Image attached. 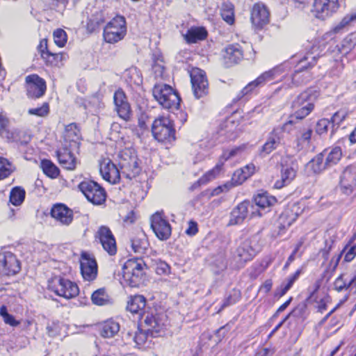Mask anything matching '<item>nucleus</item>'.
Segmentation results:
<instances>
[{
    "label": "nucleus",
    "mask_w": 356,
    "mask_h": 356,
    "mask_svg": "<svg viewBox=\"0 0 356 356\" xmlns=\"http://www.w3.org/2000/svg\"><path fill=\"white\" fill-rule=\"evenodd\" d=\"M145 264L141 259H128L122 268V280L131 287H138L145 280Z\"/></svg>",
    "instance_id": "obj_1"
},
{
    "label": "nucleus",
    "mask_w": 356,
    "mask_h": 356,
    "mask_svg": "<svg viewBox=\"0 0 356 356\" xmlns=\"http://www.w3.org/2000/svg\"><path fill=\"white\" fill-rule=\"evenodd\" d=\"M63 152H57V156H76L80 152V143L82 140L80 129L76 123H70L65 127L63 134Z\"/></svg>",
    "instance_id": "obj_2"
},
{
    "label": "nucleus",
    "mask_w": 356,
    "mask_h": 356,
    "mask_svg": "<svg viewBox=\"0 0 356 356\" xmlns=\"http://www.w3.org/2000/svg\"><path fill=\"white\" fill-rule=\"evenodd\" d=\"M154 99L163 108L168 109H178L181 99L173 88L166 84H157L153 88Z\"/></svg>",
    "instance_id": "obj_3"
},
{
    "label": "nucleus",
    "mask_w": 356,
    "mask_h": 356,
    "mask_svg": "<svg viewBox=\"0 0 356 356\" xmlns=\"http://www.w3.org/2000/svg\"><path fill=\"white\" fill-rule=\"evenodd\" d=\"M317 96L316 91L312 89L307 90L300 94L293 104V106L297 108L294 117L298 120L307 117L313 111Z\"/></svg>",
    "instance_id": "obj_4"
},
{
    "label": "nucleus",
    "mask_w": 356,
    "mask_h": 356,
    "mask_svg": "<svg viewBox=\"0 0 356 356\" xmlns=\"http://www.w3.org/2000/svg\"><path fill=\"white\" fill-rule=\"evenodd\" d=\"M49 289L56 295L66 299H71L78 296L79 287L70 280L55 277L49 282Z\"/></svg>",
    "instance_id": "obj_5"
},
{
    "label": "nucleus",
    "mask_w": 356,
    "mask_h": 356,
    "mask_svg": "<svg viewBox=\"0 0 356 356\" xmlns=\"http://www.w3.org/2000/svg\"><path fill=\"white\" fill-rule=\"evenodd\" d=\"M125 19L121 16L114 17L109 22L104 30V38L106 42L115 43L121 40L125 35Z\"/></svg>",
    "instance_id": "obj_6"
},
{
    "label": "nucleus",
    "mask_w": 356,
    "mask_h": 356,
    "mask_svg": "<svg viewBox=\"0 0 356 356\" xmlns=\"http://www.w3.org/2000/svg\"><path fill=\"white\" fill-rule=\"evenodd\" d=\"M79 188L93 204L99 205L106 200L105 190L97 182L92 180H85L79 185Z\"/></svg>",
    "instance_id": "obj_7"
},
{
    "label": "nucleus",
    "mask_w": 356,
    "mask_h": 356,
    "mask_svg": "<svg viewBox=\"0 0 356 356\" xmlns=\"http://www.w3.org/2000/svg\"><path fill=\"white\" fill-rule=\"evenodd\" d=\"M152 132L158 141H170L175 139V129L171 120L165 116L156 118L152 127Z\"/></svg>",
    "instance_id": "obj_8"
},
{
    "label": "nucleus",
    "mask_w": 356,
    "mask_h": 356,
    "mask_svg": "<svg viewBox=\"0 0 356 356\" xmlns=\"http://www.w3.org/2000/svg\"><path fill=\"white\" fill-rule=\"evenodd\" d=\"M257 251L252 248L249 241L243 242L236 250L231 261L232 268L240 269L246 262L250 261L256 254Z\"/></svg>",
    "instance_id": "obj_9"
},
{
    "label": "nucleus",
    "mask_w": 356,
    "mask_h": 356,
    "mask_svg": "<svg viewBox=\"0 0 356 356\" xmlns=\"http://www.w3.org/2000/svg\"><path fill=\"white\" fill-rule=\"evenodd\" d=\"M338 190L342 195L350 196L356 194V167L348 166L340 176Z\"/></svg>",
    "instance_id": "obj_10"
},
{
    "label": "nucleus",
    "mask_w": 356,
    "mask_h": 356,
    "mask_svg": "<svg viewBox=\"0 0 356 356\" xmlns=\"http://www.w3.org/2000/svg\"><path fill=\"white\" fill-rule=\"evenodd\" d=\"M143 319L145 332L152 337H156L165 327L166 316L164 314L147 312Z\"/></svg>",
    "instance_id": "obj_11"
},
{
    "label": "nucleus",
    "mask_w": 356,
    "mask_h": 356,
    "mask_svg": "<svg viewBox=\"0 0 356 356\" xmlns=\"http://www.w3.org/2000/svg\"><path fill=\"white\" fill-rule=\"evenodd\" d=\"M191 81L195 98L200 99L208 93V81L203 70L193 69L191 72Z\"/></svg>",
    "instance_id": "obj_12"
},
{
    "label": "nucleus",
    "mask_w": 356,
    "mask_h": 356,
    "mask_svg": "<svg viewBox=\"0 0 356 356\" xmlns=\"http://www.w3.org/2000/svg\"><path fill=\"white\" fill-rule=\"evenodd\" d=\"M151 227L161 240H167L171 235V226L160 212H156L152 216Z\"/></svg>",
    "instance_id": "obj_13"
},
{
    "label": "nucleus",
    "mask_w": 356,
    "mask_h": 356,
    "mask_svg": "<svg viewBox=\"0 0 356 356\" xmlns=\"http://www.w3.org/2000/svg\"><path fill=\"white\" fill-rule=\"evenodd\" d=\"M339 157H313L305 165V173L307 176L319 174L327 166L336 164L339 161Z\"/></svg>",
    "instance_id": "obj_14"
},
{
    "label": "nucleus",
    "mask_w": 356,
    "mask_h": 356,
    "mask_svg": "<svg viewBox=\"0 0 356 356\" xmlns=\"http://www.w3.org/2000/svg\"><path fill=\"white\" fill-rule=\"evenodd\" d=\"M99 172L102 178L111 184L120 181V170L109 157H104L99 161Z\"/></svg>",
    "instance_id": "obj_15"
},
{
    "label": "nucleus",
    "mask_w": 356,
    "mask_h": 356,
    "mask_svg": "<svg viewBox=\"0 0 356 356\" xmlns=\"http://www.w3.org/2000/svg\"><path fill=\"white\" fill-rule=\"evenodd\" d=\"M21 269L20 262L10 252H0V271L6 275H15Z\"/></svg>",
    "instance_id": "obj_16"
},
{
    "label": "nucleus",
    "mask_w": 356,
    "mask_h": 356,
    "mask_svg": "<svg viewBox=\"0 0 356 356\" xmlns=\"http://www.w3.org/2000/svg\"><path fill=\"white\" fill-rule=\"evenodd\" d=\"M27 95L37 99L43 96L47 86L45 81L37 74H31L26 78Z\"/></svg>",
    "instance_id": "obj_17"
},
{
    "label": "nucleus",
    "mask_w": 356,
    "mask_h": 356,
    "mask_svg": "<svg viewBox=\"0 0 356 356\" xmlns=\"http://www.w3.org/2000/svg\"><path fill=\"white\" fill-rule=\"evenodd\" d=\"M95 237L99 240L104 250L110 255H114L116 254L117 246L115 238L108 227H100Z\"/></svg>",
    "instance_id": "obj_18"
},
{
    "label": "nucleus",
    "mask_w": 356,
    "mask_h": 356,
    "mask_svg": "<svg viewBox=\"0 0 356 356\" xmlns=\"http://www.w3.org/2000/svg\"><path fill=\"white\" fill-rule=\"evenodd\" d=\"M281 74V70L280 67H275L270 70L264 72L254 81L249 83L241 91V97H243L255 88L262 86L268 81H270L277 77Z\"/></svg>",
    "instance_id": "obj_19"
},
{
    "label": "nucleus",
    "mask_w": 356,
    "mask_h": 356,
    "mask_svg": "<svg viewBox=\"0 0 356 356\" xmlns=\"http://www.w3.org/2000/svg\"><path fill=\"white\" fill-rule=\"evenodd\" d=\"M339 7V0H314V12L316 17L321 19L335 13Z\"/></svg>",
    "instance_id": "obj_20"
},
{
    "label": "nucleus",
    "mask_w": 356,
    "mask_h": 356,
    "mask_svg": "<svg viewBox=\"0 0 356 356\" xmlns=\"http://www.w3.org/2000/svg\"><path fill=\"white\" fill-rule=\"evenodd\" d=\"M295 123L293 120H289L282 127L275 128L270 133V136L266 143L263 145V152L268 154L275 149L280 143L283 131H286L289 125Z\"/></svg>",
    "instance_id": "obj_21"
},
{
    "label": "nucleus",
    "mask_w": 356,
    "mask_h": 356,
    "mask_svg": "<svg viewBox=\"0 0 356 356\" xmlns=\"http://www.w3.org/2000/svg\"><path fill=\"white\" fill-rule=\"evenodd\" d=\"M81 275L85 280H95L97 274V265L95 259L91 258L87 253H83L80 259Z\"/></svg>",
    "instance_id": "obj_22"
},
{
    "label": "nucleus",
    "mask_w": 356,
    "mask_h": 356,
    "mask_svg": "<svg viewBox=\"0 0 356 356\" xmlns=\"http://www.w3.org/2000/svg\"><path fill=\"white\" fill-rule=\"evenodd\" d=\"M119 165L122 170V174L129 179L138 176L141 168L138 163V157H121Z\"/></svg>",
    "instance_id": "obj_23"
},
{
    "label": "nucleus",
    "mask_w": 356,
    "mask_h": 356,
    "mask_svg": "<svg viewBox=\"0 0 356 356\" xmlns=\"http://www.w3.org/2000/svg\"><path fill=\"white\" fill-rule=\"evenodd\" d=\"M281 179L275 183L276 188H281L288 185L294 179L296 175L297 165L293 162L289 165L288 161L282 160L281 162Z\"/></svg>",
    "instance_id": "obj_24"
},
{
    "label": "nucleus",
    "mask_w": 356,
    "mask_h": 356,
    "mask_svg": "<svg viewBox=\"0 0 356 356\" xmlns=\"http://www.w3.org/2000/svg\"><path fill=\"white\" fill-rule=\"evenodd\" d=\"M146 298L142 295L131 296L127 301V309L133 314L138 315L140 321L143 320L146 312Z\"/></svg>",
    "instance_id": "obj_25"
},
{
    "label": "nucleus",
    "mask_w": 356,
    "mask_h": 356,
    "mask_svg": "<svg viewBox=\"0 0 356 356\" xmlns=\"http://www.w3.org/2000/svg\"><path fill=\"white\" fill-rule=\"evenodd\" d=\"M51 215L63 225H69L73 220L72 210L63 204L54 205L51 210Z\"/></svg>",
    "instance_id": "obj_26"
},
{
    "label": "nucleus",
    "mask_w": 356,
    "mask_h": 356,
    "mask_svg": "<svg viewBox=\"0 0 356 356\" xmlns=\"http://www.w3.org/2000/svg\"><path fill=\"white\" fill-rule=\"evenodd\" d=\"M252 23L257 27L261 28L269 21V13L263 3H255L251 12Z\"/></svg>",
    "instance_id": "obj_27"
},
{
    "label": "nucleus",
    "mask_w": 356,
    "mask_h": 356,
    "mask_svg": "<svg viewBox=\"0 0 356 356\" xmlns=\"http://www.w3.org/2000/svg\"><path fill=\"white\" fill-rule=\"evenodd\" d=\"M132 250L134 252L144 254L149 247V242L143 230H137L130 238Z\"/></svg>",
    "instance_id": "obj_28"
},
{
    "label": "nucleus",
    "mask_w": 356,
    "mask_h": 356,
    "mask_svg": "<svg viewBox=\"0 0 356 356\" xmlns=\"http://www.w3.org/2000/svg\"><path fill=\"white\" fill-rule=\"evenodd\" d=\"M250 202L243 201L238 204L231 212L229 225H238L243 222L248 213Z\"/></svg>",
    "instance_id": "obj_29"
},
{
    "label": "nucleus",
    "mask_w": 356,
    "mask_h": 356,
    "mask_svg": "<svg viewBox=\"0 0 356 356\" xmlns=\"http://www.w3.org/2000/svg\"><path fill=\"white\" fill-rule=\"evenodd\" d=\"M224 58L229 65L236 64L243 58L242 50L238 44H230L225 49Z\"/></svg>",
    "instance_id": "obj_30"
},
{
    "label": "nucleus",
    "mask_w": 356,
    "mask_h": 356,
    "mask_svg": "<svg viewBox=\"0 0 356 356\" xmlns=\"http://www.w3.org/2000/svg\"><path fill=\"white\" fill-rule=\"evenodd\" d=\"M8 142H19L27 143L31 140V135L26 130L22 129H13L6 131L3 136Z\"/></svg>",
    "instance_id": "obj_31"
},
{
    "label": "nucleus",
    "mask_w": 356,
    "mask_h": 356,
    "mask_svg": "<svg viewBox=\"0 0 356 356\" xmlns=\"http://www.w3.org/2000/svg\"><path fill=\"white\" fill-rule=\"evenodd\" d=\"M120 327V324L118 322L111 319L108 320L100 325L99 333L104 338H112L118 334Z\"/></svg>",
    "instance_id": "obj_32"
},
{
    "label": "nucleus",
    "mask_w": 356,
    "mask_h": 356,
    "mask_svg": "<svg viewBox=\"0 0 356 356\" xmlns=\"http://www.w3.org/2000/svg\"><path fill=\"white\" fill-rule=\"evenodd\" d=\"M207 36V31L203 27H191L185 35V39L188 43H196L204 40Z\"/></svg>",
    "instance_id": "obj_33"
},
{
    "label": "nucleus",
    "mask_w": 356,
    "mask_h": 356,
    "mask_svg": "<svg viewBox=\"0 0 356 356\" xmlns=\"http://www.w3.org/2000/svg\"><path fill=\"white\" fill-rule=\"evenodd\" d=\"M223 165L222 162H220L216 165V166L206 172L202 177H200L198 181L194 184L193 187H195L196 186H200L202 184H206L211 181V180L216 178L218 175L220 173L222 170V168Z\"/></svg>",
    "instance_id": "obj_34"
},
{
    "label": "nucleus",
    "mask_w": 356,
    "mask_h": 356,
    "mask_svg": "<svg viewBox=\"0 0 356 356\" xmlns=\"http://www.w3.org/2000/svg\"><path fill=\"white\" fill-rule=\"evenodd\" d=\"M298 207L293 205L291 209H286L280 216V224L283 227H289L296 220Z\"/></svg>",
    "instance_id": "obj_35"
},
{
    "label": "nucleus",
    "mask_w": 356,
    "mask_h": 356,
    "mask_svg": "<svg viewBox=\"0 0 356 356\" xmlns=\"http://www.w3.org/2000/svg\"><path fill=\"white\" fill-rule=\"evenodd\" d=\"M220 14L222 18L229 24L234 22V6L230 2H225L222 4Z\"/></svg>",
    "instance_id": "obj_36"
},
{
    "label": "nucleus",
    "mask_w": 356,
    "mask_h": 356,
    "mask_svg": "<svg viewBox=\"0 0 356 356\" xmlns=\"http://www.w3.org/2000/svg\"><path fill=\"white\" fill-rule=\"evenodd\" d=\"M276 198L268 195V193L257 194L254 197V202L259 207L265 209L273 205L276 202Z\"/></svg>",
    "instance_id": "obj_37"
},
{
    "label": "nucleus",
    "mask_w": 356,
    "mask_h": 356,
    "mask_svg": "<svg viewBox=\"0 0 356 356\" xmlns=\"http://www.w3.org/2000/svg\"><path fill=\"white\" fill-rule=\"evenodd\" d=\"M40 167L43 172L51 178H56L59 175V169L49 160L41 161Z\"/></svg>",
    "instance_id": "obj_38"
},
{
    "label": "nucleus",
    "mask_w": 356,
    "mask_h": 356,
    "mask_svg": "<svg viewBox=\"0 0 356 356\" xmlns=\"http://www.w3.org/2000/svg\"><path fill=\"white\" fill-rule=\"evenodd\" d=\"M25 191L19 186L13 188L10 193V202L15 206L20 205L25 198Z\"/></svg>",
    "instance_id": "obj_39"
},
{
    "label": "nucleus",
    "mask_w": 356,
    "mask_h": 356,
    "mask_svg": "<svg viewBox=\"0 0 356 356\" xmlns=\"http://www.w3.org/2000/svg\"><path fill=\"white\" fill-rule=\"evenodd\" d=\"M91 300L95 305H104L109 302V297L104 289H99L93 292Z\"/></svg>",
    "instance_id": "obj_40"
},
{
    "label": "nucleus",
    "mask_w": 356,
    "mask_h": 356,
    "mask_svg": "<svg viewBox=\"0 0 356 356\" xmlns=\"http://www.w3.org/2000/svg\"><path fill=\"white\" fill-rule=\"evenodd\" d=\"M15 168L6 157H0V180L8 177Z\"/></svg>",
    "instance_id": "obj_41"
},
{
    "label": "nucleus",
    "mask_w": 356,
    "mask_h": 356,
    "mask_svg": "<svg viewBox=\"0 0 356 356\" xmlns=\"http://www.w3.org/2000/svg\"><path fill=\"white\" fill-rule=\"evenodd\" d=\"M318 288L319 284L316 282L314 289L310 292V295L307 298V301L308 303L318 302V310L320 312H323L326 309V303L323 299H321L320 301L318 302L316 293Z\"/></svg>",
    "instance_id": "obj_42"
},
{
    "label": "nucleus",
    "mask_w": 356,
    "mask_h": 356,
    "mask_svg": "<svg viewBox=\"0 0 356 356\" xmlns=\"http://www.w3.org/2000/svg\"><path fill=\"white\" fill-rule=\"evenodd\" d=\"M59 164L67 170H73L80 163L76 157H58Z\"/></svg>",
    "instance_id": "obj_43"
},
{
    "label": "nucleus",
    "mask_w": 356,
    "mask_h": 356,
    "mask_svg": "<svg viewBox=\"0 0 356 356\" xmlns=\"http://www.w3.org/2000/svg\"><path fill=\"white\" fill-rule=\"evenodd\" d=\"M355 238H353L348 244H347L342 251V254L344 253V261L346 262L351 261L356 256V244L351 245L350 244L354 241Z\"/></svg>",
    "instance_id": "obj_44"
},
{
    "label": "nucleus",
    "mask_w": 356,
    "mask_h": 356,
    "mask_svg": "<svg viewBox=\"0 0 356 356\" xmlns=\"http://www.w3.org/2000/svg\"><path fill=\"white\" fill-rule=\"evenodd\" d=\"M54 40L55 44L59 47H63L67 40V36L66 32L61 29H58L53 33Z\"/></svg>",
    "instance_id": "obj_45"
},
{
    "label": "nucleus",
    "mask_w": 356,
    "mask_h": 356,
    "mask_svg": "<svg viewBox=\"0 0 356 356\" xmlns=\"http://www.w3.org/2000/svg\"><path fill=\"white\" fill-rule=\"evenodd\" d=\"M0 315L2 316L5 323L13 327H16L19 325V322L17 321L13 315L8 313L7 307L5 305H2L0 307Z\"/></svg>",
    "instance_id": "obj_46"
},
{
    "label": "nucleus",
    "mask_w": 356,
    "mask_h": 356,
    "mask_svg": "<svg viewBox=\"0 0 356 356\" xmlns=\"http://www.w3.org/2000/svg\"><path fill=\"white\" fill-rule=\"evenodd\" d=\"M344 274H341L334 282V288L338 292H341L343 290H348L352 288L350 280L347 282L343 279Z\"/></svg>",
    "instance_id": "obj_47"
},
{
    "label": "nucleus",
    "mask_w": 356,
    "mask_h": 356,
    "mask_svg": "<svg viewBox=\"0 0 356 356\" xmlns=\"http://www.w3.org/2000/svg\"><path fill=\"white\" fill-rule=\"evenodd\" d=\"M116 111L122 119L128 121L131 115V111L129 104L125 103L119 106L115 107Z\"/></svg>",
    "instance_id": "obj_48"
},
{
    "label": "nucleus",
    "mask_w": 356,
    "mask_h": 356,
    "mask_svg": "<svg viewBox=\"0 0 356 356\" xmlns=\"http://www.w3.org/2000/svg\"><path fill=\"white\" fill-rule=\"evenodd\" d=\"M49 112V106L48 103H44L40 107L33 108L28 110V113L31 115L38 117H45Z\"/></svg>",
    "instance_id": "obj_49"
},
{
    "label": "nucleus",
    "mask_w": 356,
    "mask_h": 356,
    "mask_svg": "<svg viewBox=\"0 0 356 356\" xmlns=\"http://www.w3.org/2000/svg\"><path fill=\"white\" fill-rule=\"evenodd\" d=\"M356 20V11L346 15L341 21L334 27V32H339L341 29L348 26L350 22Z\"/></svg>",
    "instance_id": "obj_50"
},
{
    "label": "nucleus",
    "mask_w": 356,
    "mask_h": 356,
    "mask_svg": "<svg viewBox=\"0 0 356 356\" xmlns=\"http://www.w3.org/2000/svg\"><path fill=\"white\" fill-rule=\"evenodd\" d=\"M66 59V54L63 53L52 54L49 53V56H47L45 60L53 65H58L63 60Z\"/></svg>",
    "instance_id": "obj_51"
},
{
    "label": "nucleus",
    "mask_w": 356,
    "mask_h": 356,
    "mask_svg": "<svg viewBox=\"0 0 356 356\" xmlns=\"http://www.w3.org/2000/svg\"><path fill=\"white\" fill-rule=\"evenodd\" d=\"M236 128L234 120L231 118H227L221 125L220 134L221 135L229 134L232 133Z\"/></svg>",
    "instance_id": "obj_52"
},
{
    "label": "nucleus",
    "mask_w": 356,
    "mask_h": 356,
    "mask_svg": "<svg viewBox=\"0 0 356 356\" xmlns=\"http://www.w3.org/2000/svg\"><path fill=\"white\" fill-rule=\"evenodd\" d=\"M251 148L252 146L243 144L240 146L232 148L229 151L228 156H236L238 154H250L252 153Z\"/></svg>",
    "instance_id": "obj_53"
},
{
    "label": "nucleus",
    "mask_w": 356,
    "mask_h": 356,
    "mask_svg": "<svg viewBox=\"0 0 356 356\" xmlns=\"http://www.w3.org/2000/svg\"><path fill=\"white\" fill-rule=\"evenodd\" d=\"M245 181V177L243 175V170L240 169L236 170L232 177L229 184H232V188L242 184Z\"/></svg>",
    "instance_id": "obj_54"
},
{
    "label": "nucleus",
    "mask_w": 356,
    "mask_h": 356,
    "mask_svg": "<svg viewBox=\"0 0 356 356\" xmlns=\"http://www.w3.org/2000/svg\"><path fill=\"white\" fill-rule=\"evenodd\" d=\"M330 124V121L327 119L323 118L318 120L316 124V132L319 135L327 133Z\"/></svg>",
    "instance_id": "obj_55"
},
{
    "label": "nucleus",
    "mask_w": 356,
    "mask_h": 356,
    "mask_svg": "<svg viewBox=\"0 0 356 356\" xmlns=\"http://www.w3.org/2000/svg\"><path fill=\"white\" fill-rule=\"evenodd\" d=\"M113 98L115 107L128 102L126 95L122 90H117L114 94Z\"/></svg>",
    "instance_id": "obj_56"
},
{
    "label": "nucleus",
    "mask_w": 356,
    "mask_h": 356,
    "mask_svg": "<svg viewBox=\"0 0 356 356\" xmlns=\"http://www.w3.org/2000/svg\"><path fill=\"white\" fill-rule=\"evenodd\" d=\"M239 299V294L237 291H234L233 295L228 296L223 301L221 306V309L226 307L235 304Z\"/></svg>",
    "instance_id": "obj_57"
},
{
    "label": "nucleus",
    "mask_w": 356,
    "mask_h": 356,
    "mask_svg": "<svg viewBox=\"0 0 356 356\" xmlns=\"http://www.w3.org/2000/svg\"><path fill=\"white\" fill-rule=\"evenodd\" d=\"M147 334H149L147 332L145 333L140 330H138L137 332H136L134 337V341L136 343V344L137 346L144 344L147 340Z\"/></svg>",
    "instance_id": "obj_58"
},
{
    "label": "nucleus",
    "mask_w": 356,
    "mask_h": 356,
    "mask_svg": "<svg viewBox=\"0 0 356 356\" xmlns=\"http://www.w3.org/2000/svg\"><path fill=\"white\" fill-rule=\"evenodd\" d=\"M170 272V266L165 261H159L156 264V273L158 275H168Z\"/></svg>",
    "instance_id": "obj_59"
},
{
    "label": "nucleus",
    "mask_w": 356,
    "mask_h": 356,
    "mask_svg": "<svg viewBox=\"0 0 356 356\" xmlns=\"http://www.w3.org/2000/svg\"><path fill=\"white\" fill-rule=\"evenodd\" d=\"M288 79H291V83H288V87H291L292 85L298 86L303 83V80L302 79V76L300 75V72L297 70L293 76L288 78Z\"/></svg>",
    "instance_id": "obj_60"
},
{
    "label": "nucleus",
    "mask_w": 356,
    "mask_h": 356,
    "mask_svg": "<svg viewBox=\"0 0 356 356\" xmlns=\"http://www.w3.org/2000/svg\"><path fill=\"white\" fill-rule=\"evenodd\" d=\"M347 113L346 112L337 111L336 112L331 118L332 123H336L339 125L346 118Z\"/></svg>",
    "instance_id": "obj_61"
},
{
    "label": "nucleus",
    "mask_w": 356,
    "mask_h": 356,
    "mask_svg": "<svg viewBox=\"0 0 356 356\" xmlns=\"http://www.w3.org/2000/svg\"><path fill=\"white\" fill-rule=\"evenodd\" d=\"M9 124V120L8 118L0 113V135H6V131L7 130V127Z\"/></svg>",
    "instance_id": "obj_62"
},
{
    "label": "nucleus",
    "mask_w": 356,
    "mask_h": 356,
    "mask_svg": "<svg viewBox=\"0 0 356 356\" xmlns=\"http://www.w3.org/2000/svg\"><path fill=\"white\" fill-rule=\"evenodd\" d=\"M240 170H243V177H245V179L246 180L248 177H250L252 175L254 174L255 167L253 164L250 163L246 165L243 168H240Z\"/></svg>",
    "instance_id": "obj_63"
},
{
    "label": "nucleus",
    "mask_w": 356,
    "mask_h": 356,
    "mask_svg": "<svg viewBox=\"0 0 356 356\" xmlns=\"http://www.w3.org/2000/svg\"><path fill=\"white\" fill-rule=\"evenodd\" d=\"M198 232L197 223L193 220H190L188 222V227L186 229L185 232L188 236H194Z\"/></svg>",
    "instance_id": "obj_64"
}]
</instances>
